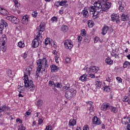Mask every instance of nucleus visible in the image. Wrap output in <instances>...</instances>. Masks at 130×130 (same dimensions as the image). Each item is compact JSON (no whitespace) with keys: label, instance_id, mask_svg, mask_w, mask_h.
Listing matches in <instances>:
<instances>
[{"label":"nucleus","instance_id":"1","mask_svg":"<svg viewBox=\"0 0 130 130\" xmlns=\"http://www.w3.org/2000/svg\"><path fill=\"white\" fill-rule=\"evenodd\" d=\"M33 66H31L27 67L24 72V87L28 88L30 89V91H34L35 90V86L33 83V81L31 80H29L28 78V76H30V74L32 72Z\"/></svg>","mask_w":130,"mask_h":130},{"label":"nucleus","instance_id":"2","mask_svg":"<svg viewBox=\"0 0 130 130\" xmlns=\"http://www.w3.org/2000/svg\"><path fill=\"white\" fill-rule=\"evenodd\" d=\"M45 30V23L41 22L39 26L37 28V39H35L33 40L32 44V47L34 48H36V47H38L39 46V41L42 40V38H43L44 34L43 32Z\"/></svg>","mask_w":130,"mask_h":130},{"label":"nucleus","instance_id":"3","mask_svg":"<svg viewBox=\"0 0 130 130\" xmlns=\"http://www.w3.org/2000/svg\"><path fill=\"white\" fill-rule=\"evenodd\" d=\"M37 68L36 72V76L38 78L40 75V72L42 70L45 71L46 68H48V64H47V59L43 58L42 59H39L37 60Z\"/></svg>","mask_w":130,"mask_h":130},{"label":"nucleus","instance_id":"4","mask_svg":"<svg viewBox=\"0 0 130 130\" xmlns=\"http://www.w3.org/2000/svg\"><path fill=\"white\" fill-rule=\"evenodd\" d=\"M77 94V90H75L74 88H71L68 90L65 93V97L68 100H71L72 98L75 97Z\"/></svg>","mask_w":130,"mask_h":130},{"label":"nucleus","instance_id":"5","mask_svg":"<svg viewBox=\"0 0 130 130\" xmlns=\"http://www.w3.org/2000/svg\"><path fill=\"white\" fill-rule=\"evenodd\" d=\"M64 46L66 49H71L74 47V45L71 40H66L64 41Z\"/></svg>","mask_w":130,"mask_h":130},{"label":"nucleus","instance_id":"6","mask_svg":"<svg viewBox=\"0 0 130 130\" xmlns=\"http://www.w3.org/2000/svg\"><path fill=\"white\" fill-rule=\"evenodd\" d=\"M7 36L4 35L3 36V41H2L1 42V49H2V51H3V52H5L6 51V50H7V46H6V43H7Z\"/></svg>","mask_w":130,"mask_h":130},{"label":"nucleus","instance_id":"7","mask_svg":"<svg viewBox=\"0 0 130 130\" xmlns=\"http://www.w3.org/2000/svg\"><path fill=\"white\" fill-rule=\"evenodd\" d=\"M6 19L8 20L9 21H11V22H12V23L13 24H19V19L17 18V17L15 16H7Z\"/></svg>","mask_w":130,"mask_h":130},{"label":"nucleus","instance_id":"8","mask_svg":"<svg viewBox=\"0 0 130 130\" xmlns=\"http://www.w3.org/2000/svg\"><path fill=\"white\" fill-rule=\"evenodd\" d=\"M7 26L8 23L4 19H2L1 20L0 24V34H3V30H4V28H6Z\"/></svg>","mask_w":130,"mask_h":130},{"label":"nucleus","instance_id":"9","mask_svg":"<svg viewBox=\"0 0 130 130\" xmlns=\"http://www.w3.org/2000/svg\"><path fill=\"white\" fill-rule=\"evenodd\" d=\"M110 7H111V3L109 2L102 4V11L103 12H106V11L110 9Z\"/></svg>","mask_w":130,"mask_h":130},{"label":"nucleus","instance_id":"10","mask_svg":"<svg viewBox=\"0 0 130 130\" xmlns=\"http://www.w3.org/2000/svg\"><path fill=\"white\" fill-rule=\"evenodd\" d=\"M99 71V67H97L96 66H93L91 68L87 67L86 68V71L88 72V73H97Z\"/></svg>","mask_w":130,"mask_h":130},{"label":"nucleus","instance_id":"11","mask_svg":"<svg viewBox=\"0 0 130 130\" xmlns=\"http://www.w3.org/2000/svg\"><path fill=\"white\" fill-rule=\"evenodd\" d=\"M101 2L98 1V2H95L94 3V7L96 9V11H102V4H101Z\"/></svg>","mask_w":130,"mask_h":130},{"label":"nucleus","instance_id":"12","mask_svg":"<svg viewBox=\"0 0 130 130\" xmlns=\"http://www.w3.org/2000/svg\"><path fill=\"white\" fill-rule=\"evenodd\" d=\"M110 107V104L108 103H104L102 105L101 109V110H103V111H106V110H108Z\"/></svg>","mask_w":130,"mask_h":130},{"label":"nucleus","instance_id":"13","mask_svg":"<svg viewBox=\"0 0 130 130\" xmlns=\"http://www.w3.org/2000/svg\"><path fill=\"white\" fill-rule=\"evenodd\" d=\"M92 121L93 124H96V125L101 124V120L97 117H94L92 119Z\"/></svg>","mask_w":130,"mask_h":130},{"label":"nucleus","instance_id":"14","mask_svg":"<svg viewBox=\"0 0 130 130\" xmlns=\"http://www.w3.org/2000/svg\"><path fill=\"white\" fill-rule=\"evenodd\" d=\"M10 110V107L6 106V105H3L1 107H0V113L1 112H5L6 111H8Z\"/></svg>","mask_w":130,"mask_h":130},{"label":"nucleus","instance_id":"15","mask_svg":"<svg viewBox=\"0 0 130 130\" xmlns=\"http://www.w3.org/2000/svg\"><path fill=\"white\" fill-rule=\"evenodd\" d=\"M100 13H103V12L102 11V10H98V11H95L94 12V13H92L93 19H96V18H98V17H99Z\"/></svg>","mask_w":130,"mask_h":130},{"label":"nucleus","instance_id":"16","mask_svg":"<svg viewBox=\"0 0 130 130\" xmlns=\"http://www.w3.org/2000/svg\"><path fill=\"white\" fill-rule=\"evenodd\" d=\"M108 30H109V27L107 25H104L102 28V35H106Z\"/></svg>","mask_w":130,"mask_h":130},{"label":"nucleus","instance_id":"17","mask_svg":"<svg viewBox=\"0 0 130 130\" xmlns=\"http://www.w3.org/2000/svg\"><path fill=\"white\" fill-rule=\"evenodd\" d=\"M119 18V15H117V14H112L111 15V20L112 22H115L116 20Z\"/></svg>","mask_w":130,"mask_h":130},{"label":"nucleus","instance_id":"18","mask_svg":"<svg viewBox=\"0 0 130 130\" xmlns=\"http://www.w3.org/2000/svg\"><path fill=\"white\" fill-rule=\"evenodd\" d=\"M109 110L113 113H116L118 111V108L117 107L112 106H110Z\"/></svg>","mask_w":130,"mask_h":130},{"label":"nucleus","instance_id":"19","mask_svg":"<svg viewBox=\"0 0 130 130\" xmlns=\"http://www.w3.org/2000/svg\"><path fill=\"white\" fill-rule=\"evenodd\" d=\"M0 14L3 16H7L9 14V12L7 10L0 7Z\"/></svg>","mask_w":130,"mask_h":130},{"label":"nucleus","instance_id":"20","mask_svg":"<svg viewBox=\"0 0 130 130\" xmlns=\"http://www.w3.org/2000/svg\"><path fill=\"white\" fill-rule=\"evenodd\" d=\"M127 20H128L127 14H124V13H123L121 16V20L123 22H125L127 21Z\"/></svg>","mask_w":130,"mask_h":130},{"label":"nucleus","instance_id":"21","mask_svg":"<svg viewBox=\"0 0 130 130\" xmlns=\"http://www.w3.org/2000/svg\"><path fill=\"white\" fill-rule=\"evenodd\" d=\"M22 23L24 25H27L29 20H28V16H24L22 19Z\"/></svg>","mask_w":130,"mask_h":130},{"label":"nucleus","instance_id":"22","mask_svg":"<svg viewBox=\"0 0 130 130\" xmlns=\"http://www.w3.org/2000/svg\"><path fill=\"white\" fill-rule=\"evenodd\" d=\"M86 104L89 107V110L90 112L93 111L94 109V106H93V102H87Z\"/></svg>","mask_w":130,"mask_h":130},{"label":"nucleus","instance_id":"23","mask_svg":"<svg viewBox=\"0 0 130 130\" xmlns=\"http://www.w3.org/2000/svg\"><path fill=\"white\" fill-rule=\"evenodd\" d=\"M52 43L54 45H55L54 42H53L52 41L50 40V39H49V38H47L45 40V45H47L48 44H52Z\"/></svg>","mask_w":130,"mask_h":130},{"label":"nucleus","instance_id":"24","mask_svg":"<svg viewBox=\"0 0 130 130\" xmlns=\"http://www.w3.org/2000/svg\"><path fill=\"white\" fill-rule=\"evenodd\" d=\"M122 124H124L126 125L128 123H129L128 117H124L122 119Z\"/></svg>","mask_w":130,"mask_h":130},{"label":"nucleus","instance_id":"25","mask_svg":"<svg viewBox=\"0 0 130 130\" xmlns=\"http://www.w3.org/2000/svg\"><path fill=\"white\" fill-rule=\"evenodd\" d=\"M50 68L52 73H55V72L58 70V67L54 64L51 66Z\"/></svg>","mask_w":130,"mask_h":130},{"label":"nucleus","instance_id":"26","mask_svg":"<svg viewBox=\"0 0 130 130\" xmlns=\"http://www.w3.org/2000/svg\"><path fill=\"white\" fill-rule=\"evenodd\" d=\"M105 62L107 64H109V66H111V64H113V60H111L110 58L108 57L105 59Z\"/></svg>","mask_w":130,"mask_h":130},{"label":"nucleus","instance_id":"27","mask_svg":"<svg viewBox=\"0 0 130 130\" xmlns=\"http://www.w3.org/2000/svg\"><path fill=\"white\" fill-rule=\"evenodd\" d=\"M76 123H77V121H76V120L71 119L69 121V124L70 126H74V125H76Z\"/></svg>","mask_w":130,"mask_h":130},{"label":"nucleus","instance_id":"28","mask_svg":"<svg viewBox=\"0 0 130 130\" xmlns=\"http://www.w3.org/2000/svg\"><path fill=\"white\" fill-rule=\"evenodd\" d=\"M87 76L88 75H87L86 74H84L80 77L79 80L82 81V82H85V81H87Z\"/></svg>","mask_w":130,"mask_h":130},{"label":"nucleus","instance_id":"29","mask_svg":"<svg viewBox=\"0 0 130 130\" xmlns=\"http://www.w3.org/2000/svg\"><path fill=\"white\" fill-rule=\"evenodd\" d=\"M61 30L62 32H66L69 30V27L67 25H63L61 27Z\"/></svg>","mask_w":130,"mask_h":130},{"label":"nucleus","instance_id":"30","mask_svg":"<svg viewBox=\"0 0 130 130\" xmlns=\"http://www.w3.org/2000/svg\"><path fill=\"white\" fill-rule=\"evenodd\" d=\"M17 45L18 47H20V48H23V47H25V43H24V41H20L18 43Z\"/></svg>","mask_w":130,"mask_h":130},{"label":"nucleus","instance_id":"31","mask_svg":"<svg viewBox=\"0 0 130 130\" xmlns=\"http://www.w3.org/2000/svg\"><path fill=\"white\" fill-rule=\"evenodd\" d=\"M48 85L49 87H51L52 88L56 87V83H54V82L52 81H49L48 83Z\"/></svg>","mask_w":130,"mask_h":130},{"label":"nucleus","instance_id":"32","mask_svg":"<svg viewBox=\"0 0 130 130\" xmlns=\"http://www.w3.org/2000/svg\"><path fill=\"white\" fill-rule=\"evenodd\" d=\"M101 85H102V83L100 81H95V87L98 88V89H100L101 88Z\"/></svg>","mask_w":130,"mask_h":130},{"label":"nucleus","instance_id":"33","mask_svg":"<svg viewBox=\"0 0 130 130\" xmlns=\"http://www.w3.org/2000/svg\"><path fill=\"white\" fill-rule=\"evenodd\" d=\"M81 14H82L83 16L85 18H87L89 16V12H88V11L85 10L82 11Z\"/></svg>","mask_w":130,"mask_h":130},{"label":"nucleus","instance_id":"34","mask_svg":"<svg viewBox=\"0 0 130 130\" xmlns=\"http://www.w3.org/2000/svg\"><path fill=\"white\" fill-rule=\"evenodd\" d=\"M13 3H14L15 8H20V7L21 6V5L20 4V3H19V2H18V0H13Z\"/></svg>","mask_w":130,"mask_h":130},{"label":"nucleus","instance_id":"35","mask_svg":"<svg viewBox=\"0 0 130 130\" xmlns=\"http://www.w3.org/2000/svg\"><path fill=\"white\" fill-rule=\"evenodd\" d=\"M96 11V8H94V6H91L89 8V12H90V14L91 15H92V13H94V12H95Z\"/></svg>","mask_w":130,"mask_h":130},{"label":"nucleus","instance_id":"36","mask_svg":"<svg viewBox=\"0 0 130 130\" xmlns=\"http://www.w3.org/2000/svg\"><path fill=\"white\" fill-rule=\"evenodd\" d=\"M123 102H127V103H128V104H130V100L126 96H124V98L123 99Z\"/></svg>","mask_w":130,"mask_h":130},{"label":"nucleus","instance_id":"37","mask_svg":"<svg viewBox=\"0 0 130 130\" xmlns=\"http://www.w3.org/2000/svg\"><path fill=\"white\" fill-rule=\"evenodd\" d=\"M68 3L67 1H61V2L58 1L57 4H59V6H64V5Z\"/></svg>","mask_w":130,"mask_h":130},{"label":"nucleus","instance_id":"38","mask_svg":"<svg viewBox=\"0 0 130 130\" xmlns=\"http://www.w3.org/2000/svg\"><path fill=\"white\" fill-rule=\"evenodd\" d=\"M87 25L89 28H92V27H93V22H92V20H88Z\"/></svg>","mask_w":130,"mask_h":130},{"label":"nucleus","instance_id":"39","mask_svg":"<svg viewBox=\"0 0 130 130\" xmlns=\"http://www.w3.org/2000/svg\"><path fill=\"white\" fill-rule=\"evenodd\" d=\"M56 87L58 88V89H61V87H62V84L61 83H56Z\"/></svg>","mask_w":130,"mask_h":130},{"label":"nucleus","instance_id":"40","mask_svg":"<svg viewBox=\"0 0 130 130\" xmlns=\"http://www.w3.org/2000/svg\"><path fill=\"white\" fill-rule=\"evenodd\" d=\"M84 42L87 44V43H89V42H90V39H89V37H85L84 38Z\"/></svg>","mask_w":130,"mask_h":130},{"label":"nucleus","instance_id":"41","mask_svg":"<svg viewBox=\"0 0 130 130\" xmlns=\"http://www.w3.org/2000/svg\"><path fill=\"white\" fill-rule=\"evenodd\" d=\"M104 91L106 92H109V91H110V87L109 86H105Z\"/></svg>","mask_w":130,"mask_h":130},{"label":"nucleus","instance_id":"42","mask_svg":"<svg viewBox=\"0 0 130 130\" xmlns=\"http://www.w3.org/2000/svg\"><path fill=\"white\" fill-rule=\"evenodd\" d=\"M37 104L38 106H41L42 104H43V101L41 100H40L37 102Z\"/></svg>","mask_w":130,"mask_h":130},{"label":"nucleus","instance_id":"43","mask_svg":"<svg viewBox=\"0 0 130 130\" xmlns=\"http://www.w3.org/2000/svg\"><path fill=\"white\" fill-rule=\"evenodd\" d=\"M82 39H83L82 37H81V36L78 37L77 40L78 41V45H80V44H81V42H82Z\"/></svg>","mask_w":130,"mask_h":130},{"label":"nucleus","instance_id":"44","mask_svg":"<svg viewBox=\"0 0 130 130\" xmlns=\"http://www.w3.org/2000/svg\"><path fill=\"white\" fill-rule=\"evenodd\" d=\"M31 15L34 18H36V17H37V15H38V13L37 11H34L33 12H32Z\"/></svg>","mask_w":130,"mask_h":130},{"label":"nucleus","instance_id":"45","mask_svg":"<svg viewBox=\"0 0 130 130\" xmlns=\"http://www.w3.org/2000/svg\"><path fill=\"white\" fill-rule=\"evenodd\" d=\"M81 36H86V30L82 29L81 31Z\"/></svg>","mask_w":130,"mask_h":130},{"label":"nucleus","instance_id":"46","mask_svg":"<svg viewBox=\"0 0 130 130\" xmlns=\"http://www.w3.org/2000/svg\"><path fill=\"white\" fill-rule=\"evenodd\" d=\"M129 62L128 61H125L123 63V68H127V66H129Z\"/></svg>","mask_w":130,"mask_h":130},{"label":"nucleus","instance_id":"47","mask_svg":"<svg viewBox=\"0 0 130 130\" xmlns=\"http://www.w3.org/2000/svg\"><path fill=\"white\" fill-rule=\"evenodd\" d=\"M89 74L88 75V76L89 78H91V79H94L95 78V75L93 74H91L90 73H88Z\"/></svg>","mask_w":130,"mask_h":130},{"label":"nucleus","instance_id":"48","mask_svg":"<svg viewBox=\"0 0 130 130\" xmlns=\"http://www.w3.org/2000/svg\"><path fill=\"white\" fill-rule=\"evenodd\" d=\"M51 22H56L57 21V17L54 16L51 19Z\"/></svg>","mask_w":130,"mask_h":130},{"label":"nucleus","instance_id":"49","mask_svg":"<svg viewBox=\"0 0 130 130\" xmlns=\"http://www.w3.org/2000/svg\"><path fill=\"white\" fill-rule=\"evenodd\" d=\"M111 55L113 57H114V58H116V57H117V55L116 54V53H114V52H112L111 53Z\"/></svg>","mask_w":130,"mask_h":130},{"label":"nucleus","instance_id":"50","mask_svg":"<svg viewBox=\"0 0 130 130\" xmlns=\"http://www.w3.org/2000/svg\"><path fill=\"white\" fill-rule=\"evenodd\" d=\"M25 129H26V127H25V126L23 125L19 126L18 128V130H25Z\"/></svg>","mask_w":130,"mask_h":130},{"label":"nucleus","instance_id":"51","mask_svg":"<svg viewBox=\"0 0 130 130\" xmlns=\"http://www.w3.org/2000/svg\"><path fill=\"white\" fill-rule=\"evenodd\" d=\"M119 10L120 12H123L124 11V8L123 6H119Z\"/></svg>","mask_w":130,"mask_h":130},{"label":"nucleus","instance_id":"52","mask_svg":"<svg viewBox=\"0 0 130 130\" xmlns=\"http://www.w3.org/2000/svg\"><path fill=\"white\" fill-rule=\"evenodd\" d=\"M83 130H89V126L88 125H85L83 127Z\"/></svg>","mask_w":130,"mask_h":130},{"label":"nucleus","instance_id":"53","mask_svg":"<svg viewBox=\"0 0 130 130\" xmlns=\"http://www.w3.org/2000/svg\"><path fill=\"white\" fill-rule=\"evenodd\" d=\"M52 127L50 125L47 126L46 127L45 130H51Z\"/></svg>","mask_w":130,"mask_h":130},{"label":"nucleus","instance_id":"54","mask_svg":"<svg viewBox=\"0 0 130 130\" xmlns=\"http://www.w3.org/2000/svg\"><path fill=\"white\" fill-rule=\"evenodd\" d=\"M116 80L119 83H121L122 82V79L119 77H117Z\"/></svg>","mask_w":130,"mask_h":130},{"label":"nucleus","instance_id":"55","mask_svg":"<svg viewBox=\"0 0 130 130\" xmlns=\"http://www.w3.org/2000/svg\"><path fill=\"white\" fill-rule=\"evenodd\" d=\"M100 38L99 37H96L94 38V43H97V42H98V40H99Z\"/></svg>","mask_w":130,"mask_h":130},{"label":"nucleus","instance_id":"56","mask_svg":"<svg viewBox=\"0 0 130 130\" xmlns=\"http://www.w3.org/2000/svg\"><path fill=\"white\" fill-rule=\"evenodd\" d=\"M108 0H101V4L102 5L104 4H107V3H109L107 2Z\"/></svg>","mask_w":130,"mask_h":130},{"label":"nucleus","instance_id":"57","mask_svg":"<svg viewBox=\"0 0 130 130\" xmlns=\"http://www.w3.org/2000/svg\"><path fill=\"white\" fill-rule=\"evenodd\" d=\"M43 122V120L42 119H39L38 120V124H41Z\"/></svg>","mask_w":130,"mask_h":130},{"label":"nucleus","instance_id":"58","mask_svg":"<svg viewBox=\"0 0 130 130\" xmlns=\"http://www.w3.org/2000/svg\"><path fill=\"white\" fill-rule=\"evenodd\" d=\"M66 61L67 63H69L71 61V59L69 57L66 58Z\"/></svg>","mask_w":130,"mask_h":130},{"label":"nucleus","instance_id":"59","mask_svg":"<svg viewBox=\"0 0 130 130\" xmlns=\"http://www.w3.org/2000/svg\"><path fill=\"white\" fill-rule=\"evenodd\" d=\"M16 122H19V123H22L23 122L22 121V120L20 118H17L16 119Z\"/></svg>","mask_w":130,"mask_h":130},{"label":"nucleus","instance_id":"60","mask_svg":"<svg viewBox=\"0 0 130 130\" xmlns=\"http://www.w3.org/2000/svg\"><path fill=\"white\" fill-rule=\"evenodd\" d=\"M8 75L9 76H12V75H13V72H12V70H8Z\"/></svg>","mask_w":130,"mask_h":130},{"label":"nucleus","instance_id":"61","mask_svg":"<svg viewBox=\"0 0 130 130\" xmlns=\"http://www.w3.org/2000/svg\"><path fill=\"white\" fill-rule=\"evenodd\" d=\"M30 114H31L30 113V112H26L25 114V116H26V117H28V116H29V115H30Z\"/></svg>","mask_w":130,"mask_h":130},{"label":"nucleus","instance_id":"62","mask_svg":"<svg viewBox=\"0 0 130 130\" xmlns=\"http://www.w3.org/2000/svg\"><path fill=\"white\" fill-rule=\"evenodd\" d=\"M63 90H68L70 89V87H68V86H63L62 87Z\"/></svg>","mask_w":130,"mask_h":130},{"label":"nucleus","instance_id":"63","mask_svg":"<svg viewBox=\"0 0 130 130\" xmlns=\"http://www.w3.org/2000/svg\"><path fill=\"white\" fill-rule=\"evenodd\" d=\"M118 5L119 7H121V6H122V3L121 2V1H118Z\"/></svg>","mask_w":130,"mask_h":130},{"label":"nucleus","instance_id":"64","mask_svg":"<svg viewBox=\"0 0 130 130\" xmlns=\"http://www.w3.org/2000/svg\"><path fill=\"white\" fill-rule=\"evenodd\" d=\"M22 57H23V58H26V57H27V54L24 53V54L22 55Z\"/></svg>","mask_w":130,"mask_h":130}]
</instances>
